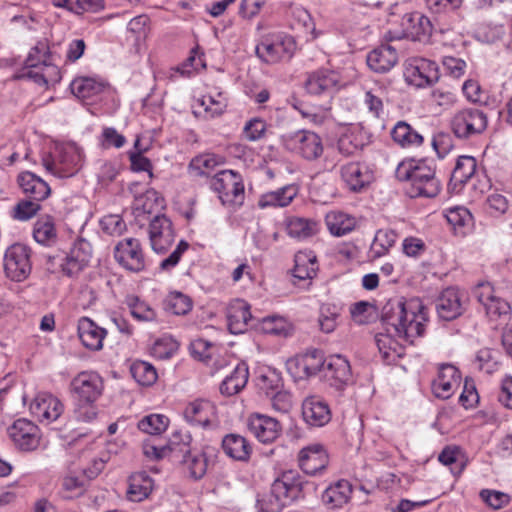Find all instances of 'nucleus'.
<instances>
[{
    "instance_id": "nucleus-1",
    "label": "nucleus",
    "mask_w": 512,
    "mask_h": 512,
    "mask_svg": "<svg viewBox=\"0 0 512 512\" xmlns=\"http://www.w3.org/2000/svg\"><path fill=\"white\" fill-rule=\"evenodd\" d=\"M382 323L385 332L375 336V342L382 358L390 363L404 355V343L412 344L422 336L427 313L418 298L404 301L390 299L382 308Z\"/></svg>"
},
{
    "instance_id": "nucleus-2",
    "label": "nucleus",
    "mask_w": 512,
    "mask_h": 512,
    "mask_svg": "<svg viewBox=\"0 0 512 512\" xmlns=\"http://www.w3.org/2000/svg\"><path fill=\"white\" fill-rule=\"evenodd\" d=\"M21 78H27L48 88L61 80L59 67L53 61V54L47 40L38 41L29 51Z\"/></svg>"
},
{
    "instance_id": "nucleus-3",
    "label": "nucleus",
    "mask_w": 512,
    "mask_h": 512,
    "mask_svg": "<svg viewBox=\"0 0 512 512\" xmlns=\"http://www.w3.org/2000/svg\"><path fill=\"white\" fill-rule=\"evenodd\" d=\"M397 177L409 182L406 193L411 198H433L441 190L440 181L436 178L435 170L425 163L415 166L400 164L397 168Z\"/></svg>"
},
{
    "instance_id": "nucleus-4",
    "label": "nucleus",
    "mask_w": 512,
    "mask_h": 512,
    "mask_svg": "<svg viewBox=\"0 0 512 512\" xmlns=\"http://www.w3.org/2000/svg\"><path fill=\"white\" fill-rule=\"evenodd\" d=\"M42 164L59 178L71 177L81 168L82 153L75 144L57 145L51 154L43 157Z\"/></svg>"
},
{
    "instance_id": "nucleus-5",
    "label": "nucleus",
    "mask_w": 512,
    "mask_h": 512,
    "mask_svg": "<svg viewBox=\"0 0 512 512\" xmlns=\"http://www.w3.org/2000/svg\"><path fill=\"white\" fill-rule=\"evenodd\" d=\"M475 295L491 320L507 318L509 315L511 307L508 298L512 297V282L497 290L488 282L480 283L475 289Z\"/></svg>"
},
{
    "instance_id": "nucleus-6",
    "label": "nucleus",
    "mask_w": 512,
    "mask_h": 512,
    "mask_svg": "<svg viewBox=\"0 0 512 512\" xmlns=\"http://www.w3.org/2000/svg\"><path fill=\"white\" fill-rule=\"evenodd\" d=\"M295 50L296 42L294 38L282 34L263 36L255 48L258 58L267 64H275L283 60H289Z\"/></svg>"
},
{
    "instance_id": "nucleus-7",
    "label": "nucleus",
    "mask_w": 512,
    "mask_h": 512,
    "mask_svg": "<svg viewBox=\"0 0 512 512\" xmlns=\"http://www.w3.org/2000/svg\"><path fill=\"white\" fill-rule=\"evenodd\" d=\"M286 149L312 161L323 154V143L318 134L309 130H298L282 136Z\"/></svg>"
},
{
    "instance_id": "nucleus-8",
    "label": "nucleus",
    "mask_w": 512,
    "mask_h": 512,
    "mask_svg": "<svg viewBox=\"0 0 512 512\" xmlns=\"http://www.w3.org/2000/svg\"><path fill=\"white\" fill-rule=\"evenodd\" d=\"M450 125L456 137L467 139L483 133L487 128L488 118L477 108H464L454 114Z\"/></svg>"
},
{
    "instance_id": "nucleus-9",
    "label": "nucleus",
    "mask_w": 512,
    "mask_h": 512,
    "mask_svg": "<svg viewBox=\"0 0 512 512\" xmlns=\"http://www.w3.org/2000/svg\"><path fill=\"white\" fill-rule=\"evenodd\" d=\"M304 482L295 471H285L271 486V495L276 499L277 506L272 512H278L282 507L303 497Z\"/></svg>"
},
{
    "instance_id": "nucleus-10",
    "label": "nucleus",
    "mask_w": 512,
    "mask_h": 512,
    "mask_svg": "<svg viewBox=\"0 0 512 512\" xmlns=\"http://www.w3.org/2000/svg\"><path fill=\"white\" fill-rule=\"evenodd\" d=\"M212 189L218 193L222 204L241 205L244 185L240 176L231 170H222L211 179Z\"/></svg>"
},
{
    "instance_id": "nucleus-11",
    "label": "nucleus",
    "mask_w": 512,
    "mask_h": 512,
    "mask_svg": "<svg viewBox=\"0 0 512 512\" xmlns=\"http://www.w3.org/2000/svg\"><path fill=\"white\" fill-rule=\"evenodd\" d=\"M31 250L24 244L11 245L4 255V271L12 281H24L31 273Z\"/></svg>"
},
{
    "instance_id": "nucleus-12",
    "label": "nucleus",
    "mask_w": 512,
    "mask_h": 512,
    "mask_svg": "<svg viewBox=\"0 0 512 512\" xmlns=\"http://www.w3.org/2000/svg\"><path fill=\"white\" fill-rule=\"evenodd\" d=\"M404 77L409 84L422 88L439 79L438 66L425 58H411L406 62Z\"/></svg>"
},
{
    "instance_id": "nucleus-13",
    "label": "nucleus",
    "mask_w": 512,
    "mask_h": 512,
    "mask_svg": "<svg viewBox=\"0 0 512 512\" xmlns=\"http://www.w3.org/2000/svg\"><path fill=\"white\" fill-rule=\"evenodd\" d=\"M8 435L14 445L21 451H34L40 445V429L33 422L25 418L14 421L8 428Z\"/></svg>"
},
{
    "instance_id": "nucleus-14",
    "label": "nucleus",
    "mask_w": 512,
    "mask_h": 512,
    "mask_svg": "<svg viewBox=\"0 0 512 512\" xmlns=\"http://www.w3.org/2000/svg\"><path fill=\"white\" fill-rule=\"evenodd\" d=\"M117 262L132 272H141L145 269V256L141 243L135 238H126L120 241L114 249Z\"/></svg>"
},
{
    "instance_id": "nucleus-15",
    "label": "nucleus",
    "mask_w": 512,
    "mask_h": 512,
    "mask_svg": "<svg viewBox=\"0 0 512 512\" xmlns=\"http://www.w3.org/2000/svg\"><path fill=\"white\" fill-rule=\"evenodd\" d=\"M401 25V32H388L385 35V39L387 41H394L407 37L412 38L413 40L421 41L428 37L432 32V25L430 20L418 12L405 14L402 17Z\"/></svg>"
},
{
    "instance_id": "nucleus-16",
    "label": "nucleus",
    "mask_w": 512,
    "mask_h": 512,
    "mask_svg": "<svg viewBox=\"0 0 512 512\" xmlns=\"http://www.w3.org/2000/svg\"><path fill=\"white\" fill-rule=\"evenodd\" d=\"M148 235L152 250L165 253L175 240L172 222L165 215L155 216L149 224Z\"/></svg>"
},
{
    "instance_id": "nucleus-17",
    "label": "nucleus",
    "mask_w": 512,
    "mask_h": 512,
    "mask_svg": "<svg viewBox=\"0 0 512 512\" xmlns=\"http://www.w3.org/2000/svg\"><path fill=\"white\" fill-rule=\"evenodd\" d=\"M213 452L214 450L209 447L204 450L189 449L187 444H178L177 447V454H183L182 464L195 480L201 479L206 474Z\"/></svg>"
},
{
    "instance_id": "nucleus-18",
    "label": "nucleus",
    "mask_w": 512,
    "mask_h": 512,
    "mask_svg": "<svg viewBox=\"0 0 512 512\" xmlns=\"http://www.w3.org/2000/svg\"><path fill=\"white\" fill-rule=\"evenodd\" d=\"M72 392L80 401L92 403L103 391L102 378L94 372H81L71 381Z\"/></svg>"
},
{
    "instance_id": "nucleus-19",
    "label": "nucleus",
    "mask_w": 512,
    "mask_h": 512,
    "mask_svg": "<svg viewBox=\"0 0 512 512\" xmlns=\"http://www.w3.org/2000/svg\"><path fill=\"white\" fill-rule=\"evenodd\" d=\"M249 432L262 443H272L280 435L282 427L278 420L264 414H251L247 419Z\"/></svg>"
},
{
    "instance_id": "nucleus-20",
    "label": "nucleus",
    "mask_w": 512,
    "mask_h": 512,
    "mask_svg": "<svg viewBox=\"0 0 512 512\" xmlns=\"http://www.w3.org/2000/svg\"><path fill=\"white\" fill-rule=\"evenodd\" d=\"M91 258V244L84 239L78 240L62 259L60 263L62 272L69 277L77 275L89 264Z\"/></svg>"
},
{
    "instance_id": "nucleus-21",
    "label": "nucleus",
    "mask_w": 512,
    "mask_h": 512,
    "mask_svg": "<svg viewBox=\"0 0 512 512\" xmlns=\"http://www.w3.org/2000/svg\"><path fill=\"white\" fill-rule=\"evenodd\" d=\"M325 377L329 384L342 390L352 380L349 361L341 355H331L324 365Z\"/></svg>"
},
{
    "instance_id": "nucleus-22",
    "label": "nucleus",
    "mask_w": 512,
    "mask_h": 512,
    "mask_svg": "<svg viewBox=\"0 0 512 512\" xmlns=\"http://www.w3.org/2000/svg\"><path fill=\"white\" fill-rule=\"evenodd\" d=\"M31 414L43 422H52L63 412V405L58 398L49 393H39L30 404Z\"/></svg>"
},
{
    "instance_id": "nucleus-23",
    "label": "nucleus",
    "mask_w": 512,
    "mask_h": 512,
    "mask_svg": "<svg viewBox=\"0 0 512 512\" xmlns=\"http://www.w3.org/2000/svg\"><path fill=\"white\" fill-rule=\"evenodd\" d=\"M339 75L331 70L321 69L308 75L305 88L313 95H331L338 90Z\"/></svg>"
},
{
    "instance_id": "nucleus-24",
    "label": "nucleus",
    "mask_w": 512,
    "mask_h": 512,
    "mask_svg": "<svg viewBox=\"0 0 512 512\" xmlns=\"http://www.w3.org/2000/svg\"><path fill=\"white\" fill-rule=\"evenodd\" d=\"M304 421L314 427H322L331 420L328 404L318 396H308L302 403Z\"/></svg>"
},
{
    "instance_id": "nucleus-25",
    "label": "nucleus",
    "mask_w": 512,
    "mask_h": 512,
    "mask_svg": "<svg viewBox=\"0 0 512 512\" xmlns=\"http://www.w3.org/2000/svg\"><path fill=\"white\" fill-rule=\"evenodd\" d=\"M298 462L303 472L314 475L326 468L328 455L322 445L312 444L299 451Z\"/></svg>"
},
{
    "instance_id": "nucleus-26",
    "label": "nucleus",
    "mask_w": 512,
    "mask_h": 512,
    "mask_svg": "<svg viewBox=\"0 0 512 512\" xmlns=\"http://www.w3.org/2000/svg\"><path fill=\"white\" fill-rule=\"evenodd\" d=\"M460 375L458 369L450 364H442L438 375L432 382V390L437 398L448 399L459 386Z\"/></svg>"
},
{
    "instance_id": "nucleus-27",
    "label": "nucleus",
    "mask_w": 512,
    "mask_h": 512,
    "mask_svg": "<svg viewBox=\"0 0 512 512\" xmlns=\"http://www.w3.org/2000/svg\"><path fill=\"white\" fill-rule=\"evenodd\" d=\"M341 177L352 191H360L373 180V173L364 163L351 162L341 167Z\"/></svg>"
},
{
    "instance_id": "nucleus-28",
    "label": "nucleus",
    "mask_w": 512,
    "mask_h": 512,
    "mask_svg": "<svg viewBox=\"0 0 512 512\" xmlns=\"http://www.w3.org/2000/svg\"><path fill=\"white\" fill-rule=\"evenodd\" d=\"M326 359L321 351L314 349L297 356L288 362L289 369L295 366L299 377H309L324 369Z\"/></svg>"
},
{
    "instance_id": "nucleus-29",
    "label": "nucleus",
    "mask_w": 512,
    "mask_h": 512,
    "mask_svg": "<svg viewBox=\"0 0 512 512\" xmlns=\"http://www.w3.org/2000/svg\"><path fill=\"white\" fill-rule=\"evenodd\" d=\"M436 310L440 318L453 320L463 312L461 295L455 288L445 289L437 299Z\"/></svg>"
},
{
    "instance_id": "nucleus-30",
    "label": "nucleus",
    "mask_w": 512,
    "mask_h": 512,
    "mask_svg": "<svg viewBox=\"0 0 512 512\" xmlns=\"http://www.w3.org/2000/svg\"><path fill=\"white\" fill-rule=\"evenodd\" d=\"M251 321L250 306L241 299L232 301L227 308V325L232 334L243 333Z\"/></svg>"
},
{
    "instance_id": "nucleus-31",
    "label": "nucleus",
    "mask_w": 512,
    "mask_h": 512,
    "mask_svg": "<svg viewBox=\"0 0 512 512\" xmlns=\"http://www.w3.org/2000/svg\"><path fill=\"white\" fill-rule=\"evenodd\" d=\"M106 333L105 329L87 317H82L78 321V336L87 349L101 350Z\"/></svg>"
},
{
    "instance_id": "nucleus-32",
    "label": "nucleus",
    "mask_w": 512,
    "mask_h": 512,
    "mask_svg": "<svg viewBox=\"0 0 512 512\" xmlns=\"http://www.w3.org/2000/svg\"><path fill=\"white\" fill-rule=\"evenodd\" d=\"M18 184L30 200L37 202L45 200L51 192L49 185L44 180L28 171L19 174Z\"/></svg>"
},
{
    "instance_id": "nucleus-33",
    "label": "nucleus",
    "mask_w": 512,
    "mask_h": 512,
    "mask_svg": "<svg viewBox=\"0 0 512 512\" xmlns=\"http://www.w3.org/2000/svg\"><path fill=\"white\" fill-rule=\"evenodd\" d=\"M398 61L396 48L386 44L372 50L367 56L368 66L375 72H387L395 66Z\"/></svg>"
},
{
    "instance_id": "nucleus-34",
    "label": "nucleus",
    "mask_w": 512,
    "mask_h": 512,
    "mask_svg": "<svg viewBox=\"0 0 512 512\" xmlns=\"http://www.w3.org/2000/svg\"><path fill=\"white\" fill-rule=\"evenodd\" d=\"M351 494L352 485L347 480H339L325 489L321 500L328 509H336L346 504Z\"/></svg>"
},
{
    "instance_id": "nucleus-35",
    "label": "nucleus",
    "mask_w": 512,
    "mask_h": 512,
    "mask_svg": "<svg viewBox=\"0 0 512 512\" xmlns=\"http://www.w3.org/2000/svg\"><path fill=\"white\" fill-rule=\"evenodd\" d=\"M184 417L192 425L207 426L215 417V407L207 400H196L187 405Z\"/></svg>"
},
{
    "instance_id": "nucleus-36",
    "label": "nucleus",
    "mask_w": 512,
    "mask_h": 512,
    "mask_svg": "<svg viewBox=\"0 0 512 512\" xmlns=\"http://www.w3.org/2000/svg\"><path fill=\"white\" fill-rule=\"evenodd\" d=\"M298 187L294 184L286 185L275 191L261 195L258 206L262 209L267 207H286L298 195Z\"/></svg>"
},
{
    "instance_id": "nucleus-37",
    "label": "nucleus",
    "mask_w": 512,
    "mask_h": 512,
    "mask_svg": "<svg viewBox=\"0 0 512 512\" xmlns=\"http://www.w3.org/2000/svg\"><path fill=\"white\" fill-rule=\"evenodd\" d=\"M222 448L225 454L237 461H248L251 454V446L241 435L228 434L222 440Z\"/></svg>"
},
{
    "instance_id": "nucleus-38",
    "label": "nucleus",
    "mask_w": 512,
    "mask_h": 512,
    "mask_svg": "<svg viewBox=\"0 0 512 512\" xmlns=\"http://www.w3.org/2000/svg\"><path fill=\"white\" fill-rule=\"evenodd\" d=\"M248 377L249 372L247 365L245 363H238L233 372L222 381L220 392L227 396L237 394L246 386Z\"/></svg>"
},
{
    "instance_id": "nucleus-39",
    "label": "nucleus",
    "mask_w": 512,
    "mask_h": 512,
    "mask_svg": "<svg viewBox=\"0 0 512 512\" xmlns=\"http://www.w3.org/2000/svg\"><path fill=\"white\" fill-rule=\"evenodd\" d=\"M391 137L402 148L419 147L423 143V136L405 121H399L391 131Z\"/></svg>"
},
{
    "instance_id": "nucleus-40",
    "label": "nucleus",
    "mask_w": 512,
    "mask_h": 512,
    "mask_svg": "<svg viewBox=\"0 0 512 512\" xmlns=\"http://www.w3.org/2000/svg\"><path fill=\"white\" fill-rule=\"evenodd\" d=\"M287 234L299 240L307 239L319 231V223L310 218L291 217L286 222Z\"/></svg>"
},
{
    "instance_id": "nucleus-41",
    "label": "nucleus",
    "mask_w": 512,
    "mask_h": 512,
    "mask_svg": "<svg viewBox=\"0 0 512 512\" xmlns=\"http://www.w3.org/2000/svg\"><path fill=\"white\" fill-rule=\"evenodd\" d=\"M154 482L146 472L133 474L129 479L128 498L134 502H140L147 498L153 490Z\"/></svg>"
},
{
    "instance_id": "nucleus-42",
    "label": "nucleus",
    "mask_w": 512,
    "mask_h": 512,
    "mask_svg": "<svg viewBox=\"0 0 512 512\" xmlns=\"http://www.w3.org/2000/svg\"><path fill=\"white\" fill-rule=\"evenodd\" d=\"M325 222L330 233L338 237L351 232L356 226V219L341 211L327 213Z\"/></svg>"
},
{
    "instance_id": "nucleus-43",
    "label": "nucleus",
    "mask_w": 512,
    "mask_h": 512,
    "mask_svg": "<svg viewBox=\"0 0 512 512\" xmlns=\"http://www.w3.org/2000/svg\"><path fill=\"white\" fill-rule=\"evenodd\" d=\"M387 100V89L383 85L375 84L365 91L363 103L368 113L378 119L384 112V102Z\"/></svg>"
},
{
    "instance_id": "nucleus-44",
    "label": "nucleus",
    "mask_w": 512,
    "mask_h": 512,
    "mask_svg": "<svg viewBox=\"0 0 512 512\" xmlns=\"http://www.w3.org/2000/svg\"><path fill=\"white\" fill-rule=\"evenodd\" d=\"M33 237L36 242L50 246L57 241L55 220L50 215L40 217L34 224Z\"/></svg>"
},
{
    "instance_id": "nucleus-45",
    "label": "nucleus",
    "mask_w": 512,
    "mask_h": 512,
    "mask_svg": "<svg viewBox=\"0 0 512 512\" xmlns=\"http://www.w3.org/2000/svg\"><path fill=\"white\" fill-rule=\"evenodd\" d=\"M397 234L391 229H379L370 246L369 257L377 259L386 255L394 246Z\"/></svg>"
},
{
    "instance_id": "nucleus-46",
    "label": "nucleus",
    "mask_w": 512,
    "mask_h": 512,
    "mask_svg": "<svg viewBox=\"0 0 512 512\" xmlns=\"http://www.w3.org/2000/svg\"><path fill=\"white\" fill-rule=\"evenodd\" d=\"M104 88V83L91 77H78L70 84L71 92L79 99H88L101 93Z\"/></svg>"
},
{
    "instance_id": "nucleus-47",
    "label": "nucleus",
    "mask_w": 512,
    "mask_h": 512,
    "mask_svg": "<svg viewBox=\"0 0 512 512\" xmlns=\"http://www.w3.org/2000/svg\"><path fill=\"white\" fill-rule=\"evenodd\" d=\"M198 102L203 108L205 118H215L222 115L228 105V100L222 92L205 95Z\"/></svg>"
},
{
    "instance_id": "nucleus-48",
    "label": "nucleus",
    "mask_w": 512,
    "mask_h": 512,
    "mask_svg": "<svg viewBox=\"0 0 512 512\" xmlns=\"http://www.w3.org/2000/svg\"><path fill=\"white\" fill-rule=\"evenodd\" d=\"M259 329L265 333L278 337H287L293 331L292 324L281 316H268L261 320Z\"/></svg>"
},
{
    "instance_id": "nucleus-49",
    "label": "nucleus",
    "mask_w": 512,
    "mask_h": 512,
    "mask_svg": "<svg viewBox=\"0 0 512 512\" xmlns=\"http://www.w3.org/2000/svg\"><path fill=\"white\" fill-rule=\"evenodd\" d=\"M131 316L139 322H152L157 318L155 310L137 296L129 295L125 299Z\"/></svg>"
},
{
    "instance_id": "nucleus-50",
    "label": "nucleus",
    "mask_w": 512,
    "mask_h": 512,
    "mask_svg": "<svg viewBox=\"0 0 512 512\" xmlns=\"http://www.w3.org/2000/svg\"><path fill=\"white\" fill-rule=\"evenodd\" d=\"M132 377L141 385L149 386L157 380V372L154 366L148 362L136 361L131 365Z\"/></svg>"
},
{
    "instance_id": "nucleus-51",
    "label": "nucleus",
    "mask_w": 512,
    "mask_h": 512,
    "mask_svg": "<svg viewBox=\"0 0 512 512\" xmlns=\"http://www.w3.org/2000/svg\"><path fill=\"white\" fill-rule=\"evenodd\" d=\"M316 274L315 257H309L306 253L299 252L295 255L293 276L300 280L312 279Z\"/></svg>"
},
{
    "instance_id": "nucleus-52",
    "label": "nucleus",
    "mask_w": 512,
    "mask_h": 512,
    "mask_svg": "<svg viewBox=\"0 0 512 512\" xmlns=\"http://www.w3.org/2000/svg\"><path fill=\"white\" fill-rule=\"evenodd\" d=\"M476 171V160L471 156H461L452 172V179L458 183L468 181Z\"/></svg>"
},
{
    "instance_id": "nucleus-53",
    "label": "nucleus",
    "mask_w": 512,
    "mask_h": 512,
    "mask_svg": "<svg viewBox=\"0 0 512 512\" xmlns=\"http://www.w3.org/2000/svg\"><path fill=\"white\" fill-rule=\"evenodd\" d=\"M178 444L172 442L169 445H158L151 441H146L143 444L144 455L151 460H159L168 455L177 457Z\"/></svg>"
},
{
    "instance_id": "nucleus-54",
    "label": "nucleus",
    "mask_w": 512,
    "mask_h": 512,
    "mask_svg": "<svg viewBox=\"0 0 512 512\" xmlns=\"http://www.w3.org/2000/svg\"><path fill=\"white\" fill-rule=\"evenodd\" d=\"M219 164L217 157L213 154H204L192 159L189 165L194 175H209Z\"/></svg>"
},
{
    "instance_id": "nucleus-55",
    "label": "nucleus",
    "mask_w": 512,
    "mask_h": 512,
    "mask_svg": "<svg viewBox=\"0 0 512 512\" xmlns=\"http://www.w3.org/2000/svg\"><path fill=\"white\" fill-rule=\"evenodd\" d=\"M168 419L160 414H151L145 416L138 423V428L150 435L160 434L166 430Z\"/></svg>"
},
{
    "instance_id": "nucleus-56",
    "label": "nucleus",
    "mask_w": 512,
    "mask_h": 512,
    "mask_svg": "<svg viewBox=\"0 0 512 512\" xmlns=\"http://www.w3.org/2000/svg\"><path fill=\"white\" fill-rule=\"evenodd\" d=\"M41 209L40 202L24 199L20 200L12 210V217L18 221H27L33 218Z\"/></svg>"
},
{
    "instance_id": "nucleus-57",
    "label": "nucleus",
    "mask_w": 512,
    "mask_h": 512,
    "mask_svg": "<svg viewBox=\"0 0 512 512\" xmlns=\"http://www.w3.org/2000/svg\"><path fill=\"white\" fill-rule=\"evenodd\" d=\"M179 348L176 340L169 336H164L155 341L152 346L151 352L153 356L158 359L170 358Z\"/></svg>"
},
{
    "instance_id": "nucleus-58",
    "label": "nucleus",
    "mask_w": 512,
    "mask_h": 512,
    "mask_svg": "<svg viewBox=\"0 0 512 512\" xmlns=\"http://www.w3.org/2000/svg\"><path fill=\"white\" fill-rule=\"evenodd\" d=\"M102 230L111 236H120L126 231V223L118 214L104 216L100 220Z\"/></svg>"
},
{
    "instance_id": "nucleus-59",
    "label": "nucleus",
    "mask_w": 512,
    "mask_h": 512,
    "mask_svg": "<svg viewBox=\"0 0 512 512\" xmlns=\"http://www.w3.org/2000/svg\"><path fill=\"white\" fill-rule=\"evenodd\" d=\"M127 30L132 33L137 41L145 40L150 32V19L142 14L131 19L127 25Z\"/></svg>"
},
{
    "instance_id": "nucleus-60",
    "label": "nucleus",
    "mask_w": 512,
    "mask_h": 512,
    "mask_svg": "<svg viewBox=\"0 0 512 512\" xmlns=\"http://www.w3.org/2000/svg\"><path fill=\"white\" fill-rule=\"evenodd\" d=\"M168 308L175 315H185L192 309V301L188 296L176 292L170 295Z\"/></svg>"
},
{
    "instance_id": "nucleus-61",
    "label": "nucleus",
    "mask_w": 512,
    "mask_h": 512,
    "mask_svg": "<svg viewBox=\"0 0 512 512\" xmlns=\"http://www.w3.org/2000/svg\"><path fill=\"white\" fill-rule=\"evenodd\" d=\"M445 217L454 227H463L469 225L472 221V215L465 207L449 208L445 212Z\"/></svg>"
},
{
    "instance_id": "nucleus-62",
    "label": "nucleus",
    "mask_w": 512,
    "mask_h": 512,
    "mask_svg": "<svg viewBox=\"0 0 512 512\" xmlns=\"http://www.w3.org/2000/svg\"><path fill=\"white\" fill-rule=\"evenodd\" d=\"M481 499L493 509H500L509 503V496L500 491L482 490L480 492Z\"/></svg>"
},
{
    "instance_id": "nucleus-63",
    "label": "nucleus",
    "mask_w": 512,
    "mask_h": 512,
    "mask_svg": "<svg viewBox=\"0 0 512 512\" xmlns=\"http://www.w3.org/2000/svg\"><path fill=\"white\" fill-rule=\"evenodd\" d=\"M266 131V123L260 118L249 120L244 126L243 133L249 141H256L263 137Z\"/></svg>"
},
{
    "instance_id": "nucleus-64",
    "label": "nucleus",
    "mask_w": 512,
    "mask_h": 512,
    "mask_svg": "<svg viewBox=\"0 0 512 512\" xmlns=\"http://www.w3.org/2000/svg\"><path fill=\"white\" fill-rule=\"evenodd\" d=\"M292 395L287 391H278L271 398V405L275 411L287 413L292 408Z\"/></svg>"
}]
</instances>
